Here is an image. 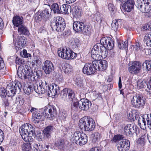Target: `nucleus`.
Instances as JSON below:
<instances>
[{
  "label": "nucleus",
  "mask_w": 151,
  "mask_h": 151,
  "mask_svg": "<svg viewBox=\"0 0 151 151\" xmlns=\"http://www.w3.org/2000/svg\"><path fill=\"white\" fill-rule=\"evenodd\" d=\"M91 30L90 26L88 25H86L84 24V26L82 28L81 33L84 35H88L90 33Z\"/></svg>",
  "instance_id": "nucleus-43"
},
{
  "label": "nucleus",
  "mask_w": 151,
  "mask_h": 151,
  "mask_svg": "<svg viewBox=\"0 0 151 151\" xmlns=\"http://www.w3.org/2000/svg\"><path fill=\"white\" fill-rule=\"evenodd\" d=\"M4 66V64L2 59L0 57V69H2Z\"/></svg>",
  "instance_id": "nucleus-63"
},
{
  "label": "nucleus",
  "mask_w": 151,
  "mask_h": 151,
  "mask_svg": "<svg viewBox=\"0 0 151 151\" xmlns=\"http://www.w3.org/2000/svg\"><path fill=\"white\" fill-rule=\"evenodd\" d=\"M68 96L66 99V101L68 102H71L75 98V93L71 89H68Z\"/></svg>",
  "instance_id": "nucleus-32"
},
{
  "label": "nucleus",
  "mask_w": 151,
  "mask_h": 151,
  "mask_svg": "<svg viewBox=\"0 0 151 151\" xmlns=\"http://www.w3.org/2000/svg\"><path fill=\"white\" fill-rule=\"evenodd\" d=\"M26 42L25 37L24 36H20V38L15 45V47L16 50L18 51L22 48H23L26 43Z\"/></svg>",
  "instance_id": "nucleus-24"
},
{
  "label": "nucleus",
  "mask_w": 151,
  "mask_h": 151,
  "mask_svg": "<svg viewBox=\"0 0 151 151\" xmlns=\"http://www.w3.org/2000/svg\"><path fill=\"white\" fill-rule=\"evenodd\" d=\"M39 84L35 83L33 85V89L36 93L39 94H43L47 92V84L44 80L38 81Z\"/></svg>",
  "instance_id": "nucleus-10"
},
{
  "label": "nucleus",
  "mask_w": 151,
  "mask_h": 151,
  "mask_svg": "<svg viewBox=\"0 0 151 151\" xmlns=\"http://www.w3.org/2000/svg\"><path fill=\"white\" fill-rule=\"evenodd\" d=\"M20 55L23 57L28 58L31 57V54L27 53V50L25 49L23 50L22 52L21 50L20 51Z\"/></svg>",
  "instance_id": "nucleus-52"
},
{
  "label": "nucleus",
  "mask_w": 151,
  "mask_h": 151,
  "mask_svg": "<svg viewBox=\"0 0 151 151\" xmlns=\"http://www.w3.org/2000/svg\"><path fill=\"white\" fill-rule=\"evenodd\" d=\"M100 44L101 45L104 49H107L109 50H111L114 46V42L112 39L109 37H102L100 40Z\"/></svg>",
  "instance_id": "nucleus-13"
},
{
  "label": "nucleus",
  "mask_w": 151,
  "mask_h": 151,
  "mask_svg": "<svg viewBox=\"0 0 151 151\" xmlns=\"http://www.w3.org/2000/svg\"><path fill=\"white\" fill-rule=\"evenodd\" d=\"M58 55L61 58L70 60L74 58L76 54L72 50L68 49L67 48H60L58 51Z\"/></svg>",
  "instance_id": "nucleus-6"
},
{
  "label": "nucleus",
  "mask_w": 151,
  "mask_h": 151,
  "mask_svg": "<svg viewBox=\"0 0 151 151\" xmlns=\"http://www.w3.org/2000/svg\"><path fill=\"white\" fill-rule=\"evenodd\" d=\"M17 75L19 77L22 79L28 78L32 81H35L38 78L35 75V73H33V71L28 66L25 67L19 66L17 70Z\"/></svg>",
  "instance_id": "nucleus-3"
},
{
  "label": "nucleus",
  "mask_w": 151,
  "mask_h": 151,
  "mask_svg": "<svg viewBox=\"0 0 151 151\" xmlns=\"http://www.w3.org/2000/svg\"><path fill=\"white\" fill-rule=\"evenodd\" d=\"M42 69L46 74L49 75L53 71L54 67L51 61L46 60L43 64Z\"/></svg>",
  "instance_id": "nucleus-17"
},
{
  "label": "nucleus",
  "mask_w": 151,
  "mask_h": 151,
  "mask_svg": "<svg viewBox=\"0 0 151 151\" xmlns=\"http://www.w3.org/2000/svg\"><path fill=\"white\" fill-rule=\"evenodd\" d=\"M143 29L144 30H151V25L150 26L149 24H147L143 27Z\"/></svg>",
  "instance_id": "nucleus-64"
},
{
  "label": "nucleus",
  "mask_w": 151,
  "mask_h": 151,
  "mask_svg": "<svg viewBox=\"0 0 151 151\" xmlns=\"http://www.w3.org/2000/svg\"><path fill=\"white\" fill-rule=\"evenodd\" d=\"M4 135L2 131L0 129V144L3 141L4 138Z\"/></svg>",
  "instance_id": "nucleus-58"
},
{
  "label": "nucleus",
  "mask_w": 151,
  "mask_h": 151,
  "mask_svg": "<svg viewBox=\"0 0 151 151\" xmlns=\"http://www.w3.org/2000/svg\"><path fill=\"white\" fill-rule=\"evenodd\" d=\"M74 83L78 89L85 90L83 81L80 77H77L73 79Z\"/></svg>",
  "instance_id": "nucleus-27"
},
{
  "label": "nucleus",
  "mask_w": 151,
  "mask_h": 151,
  "mask_svg": "<svg viewBox=\"0 0 151 151\" xmlns=\"http://www.w3.org/2000/svg\"><path fill=\"white\" fill-rule=\"evenodd\" d=\"M55 145L59 148H63L64 147V141L63 139H60L55 143Z\"/></svg>",
  "instance_id": "nucleus-51"
},
{
  "label": "nucleus",
  "mask_w": 151,
  "mask_h": 151,
  "mask_svg": "<svg viewBox=\"0 0 151 151\" xmlns=\"http://www.w3.org/2000/svg\"><path fill=\"white\" fill-rule=\"evenodd\" d=\"M50 26L53 30L58 32H61L65 28V23L63 18L58 16L54 17L51 20Z\"/></svg>",
  "instance_id": "nucleus-5"
},
{
  "label": "nucleus",
  "mask_w": 151,
  "mask_h": 151,
  "mask_svg": "<svg viewBox=\"0 0 151 151\" xmlns=\"http://www.w3.org/2000/svg\"><path fill=\"white\" fill-rule=\"evenodd\" d=\"M119 27V20L115 19L113 20L111 24V29L115 31H116Z\"/></svg>",
  "instance_id": "nucleus-44"
},
{
  "label": "nucleus",
  "mask_w": 151,
  "mask_h": 151,
  "mask_svg": "<svg viewBox=\"0 0 151 151\" xmlns=\"http://www.w3.org/2000/svg\"><path fill=\"white\" fill-rule=\"evenodd\" d=\"M118 46L120 49L125 50H126L128 48V41L126 40L124 42L120 41L118 43Z\"/></svg>",
  "instance_id": "nucleus-42"
},
{
  "label": "nucleus",
  "mask_w": 151,
  "mask_h": 151,
  "mask_svg": "<svg viewBox=\"0 0 151 151\" xmlns=\"http://www.w3.org/2000/svg\"><path fill=\"white\" fill-rule=\"evenodd\" d=\"M68 89L67 88H64L63 90L61 92V98L63 99L65 101L67 97V94L68 93Z\"/></svg>",
  "instance_id": "nucleus-48"
},
{
  "label": "nucleus",
  "mask_w": 151,
  "mask_h": 151,
  "mask_svg": "<svg viewBox=\"0 0 151 151\" xmlns=\"http://www.w3.org/2000/svg\"><path fill=\"white\" fill-rule=\"evenodd\" d=\"M19 132L20 135L26 134L32 135L34 133V128L31 124L27 123L21 127Z\"/></svg>",
  "instance_id": "nucleus-14"
},
{
  "label": "nucleus",
  "mask_w": 151,
  "mask_h": 151,
  "mask_svg": "<svg viewBox=\"0 0 151 151\" xmlns=\"http://www.w3.org/2000/svg\"><path fill=\"white\" fill-rule=\"evenodd\" d=\"M91 105V102L87 99H82L78 101V107L81 110H88Z\"/></svg>",
  "instance_id": "nucleus-19"
},
{
  "label": "nucleus",
  "mask_w": 151,
  "mask_h": 151,
  "mask_svg": "<svg viewBox=\"0 0 151 151\" xmlns=\"http://www.w3.org/2000/svg\"><path fill=\"white\" fill-rule=\"evenodd\" d=\"M71 11V7L68 4H64L60 7V13L61 12L67 14Z\"/></svg>",
  "instance_id": "nucleus-30"
},
{
  "label": "nucleus",
  "mask_w": 151,
  "mask_h": 151,
  "mask_svg": "<svg viewBox=\"0 0 151 151\" xmlns=\"http://www.w3.org/2000/svg\"><path fill=\"white\" fill-rule=\"evenodd\" d=\"M12 22L15 26L19 27L22 24L23 18L22 17L16 16L13 18Z\"/></svg>",
  "instance_id": "nucleus-28"
},
{
  "label": "nucleus",
  "mask_w": 151,
  "mask_h": 151,
  "mask_svg": "<svg viewBox=\"0 0 151 151\" xmlns=\"http://www.w3.org/2000/svg\"><path fill=\"white\" fill-rule=\"evenodd\" d=\"M45 111V117L48 119L52 120L55 118L57 115V111L55 107L53 105H49Z\"/></svg>",
  "instance_id": "nucleus-11"
},
{
  "label": "nucleus",
  "mask_w": 151,
  "mask_h": 151,
  "mask_svg": "<svg viewBox=\"0 0 151 151\" xmlns=\"http://www.w3.org/2000/svg\"><path fill=\"white\" fill-rule=\"evenodd\" d=\"M144 117L147 121V126L151 128V114H145Z\"/></svg>",
  "instance_id": "nucleus-46"
},
{
  "label": "nucleus",
  "mask_w": 151,
  "mask_h": 151,
  "mask_svg": "<svg viewBox=\"0 0 151 151\" xmlns=\"http://www.w3.org/2000/svg\"><path fill=\"white\" fill-rule=\"evenodd\" d=\"M15 62L16 63L18 64H21L23 63L22 60L18 57L16 58Z\"/></svg>",
  "instance_id": "nucleus-62"
},
{
  "label": "nucleus",
  "mask_w": 151,
  "mask_h": 151,
  "mask_svg": "<svg viewBox=\"0 0 151 151\" xmlns=\"http://www.w3.org/2000/svg\"><path fill=\"white\" fill-rule=\"evenodd\" d=\"M94 65L93 63H86L83 68V73L85 74L88 75L94 74L96 70Z\"/></svg>",
  "instance_id": "nucleus-18"
},
{
  "label": "nucleus",
  "mask_w": 151,
  "mask_h": 151,
  "mask_svg": "<svg viewBox=\"0 0 151 151\" xmlns=\"http://www.w3.org/2000/svg\"><path fill=\"white\" fill-rule=\"evenodd\" d=\"M143 69L148 71L151 70V60H147L142 64Z\"/></svg>",
  "instance_id": "nucleus-40"
},
{
  "label": "nucleus",
  "mask_w": 151,
  "mask_h": 151,
  "mask_svg": "<svg viewBox=\"0 0 151 151\" xmlns=\"http://www.w3.org/2000/svg\"><path fill=\"white\" fill-rule=\"evenodd\" d=\"M22 85L18 81L12 82L8 84L5 89L4 88H0V96L1 97L4 104L6 106L9 105L8 97L14 96L17 92H19L21 90Z\"/></svg>",
  "instance_id": "nucleus-1"
},
{
  "label": "nucleus",
  "mask_w": 151,
  "mask_h": 151,
  "mask_svg": "<svg viewBox=\"0 0 151 151\" xmlns=\"http://www.w3.org/2000/svg\"><path fill=\"white\" fill-rule=\"evenodd\" d=\"M23 151H31V147L30 143H24L21 146Z\"/></svg>",
  "instance_id": "nucleus-45"
},
{
  "label": "nucleus",
  "mask_w": 151,
  "mask_h": 151,
  "mask_svg": "<svg viewBox=\"0 0 151 151\" xmlns=\"http://www.w3.org/2000/svg\"><path fill=\"white\" fill-rule=\"evenodd\" d=\"M72 138L73 141L77 145H83L86 144L87 142V136L83 133L80 132H75L73 135Z\"/></svg>",
  "instance_id": "nucleus-8"
},
{
  "label": "nucleus",
  "mask_w": 151,
  "mask_h": 151,
  "mask_svg": "<svg viewBox=\"0 0 151 151\" xmlns=\"http://www.w3.org/2000/svg\"><path fill=\"white\" fill-rule=\"evenodd\" d=\"M18 32L20 35H28L29 32L27 27L22 24L18 27Z\"/></svg>",
  "instance_id": "nucleus-36"
},
{
  "label": "nucleus",
  "mask_w": 151,
  "mask_h": 151,
  "mask_svg": "<svg viewBox=\"0 0 151 151\" xmlns=\"http://www.w3.org/2000/svg\"><path fill=\"white\" fill-rule=\"evenodd\" d=\"M73 14L75 17L79 18L81 16L82 9L80 7L76 6L73 9Z\"/></svg>",
  "instance_id": "nucleus-38"
},
{
  "label": "nucleus",
  "mask_w": 151,
  "mask_h": 151,
  "mask_svg": "<svg viewBox=\"0 0 151 151\" xmlns=\"http://www.w3.org/2000/svg\"><path fill=\"white\" fill-rule=\"evenodd\" d=\"M146 120H145V118L144 117V115L139 117L138 121V124L140 127L143 130L144 133H146L147 131L145 130L147 125V123H146Z\"/></svg>",
  "instance_id": "nucleus-25"
},
{
  "label": "nucleus",
  "mask_w": 151,
  "mask_h": 151,
  "mask_svg": "<svg viewBox=\"0 0 151 151\" xmlns=\"http://www.w3.org/2000/svg\"><path fill=\"white\" fill-rule=\"evenodd\" d=\"M99 44L100 45L99 47V54H101V59H104L108 55V51L106 49H105L104 51L102 49L104 48H103V46H101L100 44Z\"/></svg>",
  "instance_id": "nucleus-37"
},
{
  "label": "nucleus",
  "mask_w": 151,
  "mask_h": 151,
  "mask_svg": "<svg viewBox=\"0 0 151 151\" xmlns=\"http://www.w3.org/2000/svg\"><path fill=\"white\" fill-rule=\"evenodd\" d=\"M137 85L140 89L145 88L147 86L149 92L151 93V79H144L142 81L139 80L137 82Z\"/></svg>",
  "instance_id": "nucleus-16"
},
{
  "label": "nucleus",
  "mask_w": 151,
  "mask_h": 151,
  "mask_svg": "<svg viewBox=\"0 0 151 151\" xmlns=\"http://www.w3.org/2000/svg\"><path fill=\"white\" fill-rule=\"evenodd\" d=\"M102 19L103 17L101 16V14H100L99 13L96 14V19L98 22H99V23H101L102 22Z\"/></svg>",
  "instance_id": "nucleus-57"
},
{
  "label": "nucleus",
  "mask_w": 151,
  "mask_h": 151,
  "mask_svg": "<svg viewBox=\"0 0 151 151\" xmlns=\"http://www.w3.org/2000/svg\"><path fill=\"white\" fill-rule=\"evenodd\" d=\"M44 144L40 145V144L38 143V148L37 150L36 151H44Z\"/></svg>",
  "instance_id": "nucleus-60"
},
{
  "label": "nucleus",
  "mask_w": 151,
  "mask_h": 151,
  "mask_svg": "<svg viewBox=\"0 0 151 151\" xmlns=\"http://www.w3.org/2000/svg\"><path fill=\"white\" fill-rule=\"evenodd\" d=\"M145 99L143 96L140 94L134 96L131 99V104L132 106L136 108L142 107L145 103Z\"/></svg>",
  "instance_id": "nucleus-9"
},
{
  "label": "nucleus",
  "mask_w": 151,
  "mask_h": 151,
  "mask_svg": "<svg viewBox=\"0 0 151 151\" xmlns=\"http://www.w3.org/2000/svg\"><path fill=\"white\" fill-rule=\"evenodd\" d=\"M141 68V63L135 61L132 63V65L129 67L128 69L130 73L132 74H136L140 72Z\"/></svg>",
  "instance_id": "nucleus-20"
},
{
  "label": "nucleus",
  "mask_w": 151,
  "mask_h": 151,
  "mask_svg": "<svg viewBox=\"0 0 151 151\" xmlns=\"http://www.w3.org/2000/svg\"><path fill=\"white\" fill-rule=\"evenodd\" d=\"M47 92L48 96L52 98L58 95L59 88V86L55 83H52L50 86L47 85Z\"/></svg>",
  "instance_id": "nucleus-12"
},
{
  "label": "nucleus",
  "mask_w": 151,
  "mask_h": 151,
  "mask_svg": "<svg viewBox=\"0 0 151 151\" xmlns=\"http://www.w3.org/2000/svg\"><path fill=\"white\" fill-rule=\"evenodd\" d=\"M23 90L25 94H29L33 91V88L31 85H29L28 86H24Z\"/></svg>",
  "instance_id": "nucleus-49"
},
{
  "label": "nucleus",
  "mask_w": 151,
  "mask_h": 151,
  "mask_svg": "<svg viewBox=\"0 0 151 151\" xmlns=\"http://www.w3.org/2000/svg\"><path fill=\"white\" fill-rule=\"evenodd\" d=\"M124 134L127 136L131 137L135 132L134 126L131 124H127L123 126Z\"/></svg>",
  "instance_id": "nucleus-22"
},
{
  "label": "nucleus",
  "mask_w": 151,
  "mask_h": 151,
  "mask_svg": "<svg viewBox=\"0 0 151 151\" xmlns=\"http://www.w3.org/2000/svg\"><path fill=\"white\" fill-rule=\"evenodd\" d=\"M84 26V23L83 22H75L73 24V29L75 31L81 33Z\"/></svg>",
  "instance_id": "nucleus-26"
},
{
  "label": "nucleus",
  "mask_w": 151,
  "mask_h": 151,
  "mask_svg": "<svg viewBox=\"0 0 151 151\" xmlns=\"http://www.w3.org/2000/svg\"><path fill=\"white\" fill-rule=\"evenodd\" d=\"M100 45L97 43L93 47L91 51V57L95 60L93 63L95 65L96 70L102 71L106 69L107 67V62L104 60H101V54H99V47Z\"/></svg>",
  "instance_id": "nucleus-2"
},
{
  "label": "nucleus",
  "mask_w": 151,
  "mask_h": 151,
  "mask_svg": "<svg viewBox=\"0 0 151 151\" xmlns=\"http://www.w3.org/2000/svg\"><path fill=\"white\" fill-rule=\"evenodd\" d=\"M43 146H44V150H50L54 148V146L50 143L44 144Z\"/></svg>",
  "instance_id": "nucleus-54"
},
{
  "label": "nucleus",
  "mask_w": 151,
  "mask_h": 151,
  "mask_svg": "<svg viewBox=\"0 0 151 151\" xmlns=\"http://www.w3.org/2000/svg\"><path fill=\"white\" fill-rule=\"evenodd\" d=\"M129 141L127 139L122 140L118 142L116 147L118 151H127L129 148Z\"/></svg>",
  "instance_id": "nucleus-15"
},
{
  "label": "nucleus",
  "mask_w": 151,
  "mask_h": 151,
  "mask_svg": "<svg viewBox=\"0 0 151 151\" xmlns=\"http://www.w3.org/2000/svg\"><path fill=\"white\" fill-rule=\"evenodd\" d=\"M128 118L131 120L134 119L135 117V114H133L131 111L129 113L128 115Z\"/></svg>",
  "instance_id": "nucleus-61"
},
{
  "label": "nucleus",
  "mask_w": 151,
  "mask_h": 151,
  "mask_svg": "<svg viewBox=\"0 0 151 151\" xmlns=\"http://www.w3.org/2000/svg\"><path fill=\"white\" fill-rule=\"evenodd\" d=\"M67 116V113L65 111H63L60 112L59 114L60 119L61 120H65Z\"/></svg>",
  "instance_id": "nucleus-53"
},
{
  "label": "nucleus",
  "mask_w": 151,
  "mask_h": 151,
  "mask_svg": "<svg viewBox=\"0 0 151 151\" xmlns=\"http://www.w3.org/2000/svg\"><path fill=\"white\" fill-rule=\"evenodd\" d=\"M30 111L32 113V122L35 123H38L40 121H41L42 114L40 111L36 109L35 108H32Z\"/></svg>",
  "instance_id": "nucleus-21"
},
{
  "label": "nucleus",
  "mask_w": 151,
  "mask_h": 151,
  "mask_svg": "<svg viewBox=\"0 0 151 151\" xmlns=\"http://www.w3.org/2000/svg\"><path fill=\"white\" fill-rule=\"evenodd\" d=\"M70 45L73 46V49L78 47L80 45V41L77 38H71L70 41Z\"/></svg>",
  "instance_id": "nucleus-35"
},
{
  "label": "nucleus",
  "mask_w": 151,
  "mask_h": 151,
  "mask_svg": "<svg viewBox=\"0 0 151 151\" xmlns=\"http://www.w3.org/2000/svg\"><path fill=\"white\" fill-rule=\"evenodd\" d=\"M134 4L133 0H127L122 5L123 9L125 11L130 12L133 9Z\"/></svg>",
  "instance_id": "nucleus-23"
},
{
  "label": "nucleus",
  "mask_w": 151,
  "mask_h": 151,
  "mask_svg": "<svg viewBox=\"0 0 151 151\" xmlns=\"http://www.w3.org/2000/svg\"><path fill=\"white\" fill-rule=\"evenodd\" d=\"M79 126L82 131H92L95 128V123L94 120L88 116H84L79 120Z\"/></svg>",
  "instance_id": "nucleus-4"
},
{
  "label": "nucleus",
  "mask_w": 151,
  "mask_h": 151,
  "mask_svg": "<svg viewBox=\"0 0 151 151\" xmlns=\"http://www.w3.org/2000/svg\"><path fill=\"white\" fill-rule=\"evenodd\" d=\"M54 129L52 126H48L45 128L43 132L48 138H50L51 134Z\"/></svg>",
  "instance_id": "nucleus-31"
},
{
  "label": "nucleus",
  "mask_w": 151,
  "mask_h": 151,
  "mask_svg": "<svg viewBox=\"0 0 151 151\" xmlns=\"http://www.w3.org/2000/svg\"><path fill=\"white\" fill-rule=\"evenodd\" d=\"M51 10L50 9H45L41 13L43 20H46L50 17Z\"/></svg>",
  "instance_id": "nucleus-34"
},
{
  "label": "nucleus",
  "mask_w": 151,
  "mask_h": 151,
  "mask_svg": "<svg viewBox=\"0 0 151 151\" xmlns=\"http://www.w3.org/2000/svg\"><path fill=\"white\" fill-rule=\"evenodd\" d=\"M140 44L139 42H137L136 45L132 46L131 49L132 48L134 52L137 51L140 49Z\"/></svg>",
  "instance_id": "nucleus-55"
},
{
  "label": "nucleus",
  "mask_w": 151,
  "mask_h": 151,
  "mask_svg": "<svg viewBox=\"0 0 151 151\" xmlns=\"http://www.w3.org/2000/svg\"><path fill=\"white\" fill-rule=\"evenodd\" d=\"M92 141L93 142H96L99 140L101 137V136L98 132L94 133L92 134Z\"/></svg>",
  "instance_id": "nucleus-47"
},
{
  "label": "nucleus",
  "mask_w": 151,
  "mask_h": 151,
  "mask_svg": "<svg viewBox=\"0 0 151 151\" xmlns=\"http://www.w3.org/2000/svg\"><path fill=\"white\" fill-rule=\"evenodd\" d=\"M108 8L109 10L111 12H113L115 9L113 5L111 4H109L108 5Z\"/></svg>",
  "instance_id": "nucleus-59"
},
{
  "label": "nucleus",
  "mask_w": 151,
  "mask_h": 151,
  "mask_svg": "<svg viewBox=\"0 0 151 151\" xmlns=\"http://www.w3.org/2000/svg\"><path fill=\"white\" fill-rule=\"evenodd\" d=\"M50 9L51 10V11H52L54 13H60V9L58 4L56 3L53 4L51 6V9Z\"/></svg>",
  "instance_id": "nucleus-41"
},
{
  "label": "nucleus",
  "mask_w": 151,
  "mask_h": 151,
  "mask_svg": "<svg viewBox=\"0 0 151 151\" xmlns=\"http://www.w3.org/2000/svg\"><path fill=\"white\" fill-rule=\"evenodd\" d=\"M61 67L65 74H68L72 70V67L65 63H63L61 65Z\"/></svg>",
  "instance_id": "nucleus-29"
},
{
  "label": "nucleus",
  "mask_w": 151,
  "mask_h": 151,
  "mask_svg": "<svg viewBox=\"0 0 151 151\" xmlns=\"http://www.w3.org/2000/svg\"><path fill=\"white\" fill-rule=\"evenodd\" d=\"M136 6L142 12H148L151 10V0H137Z\"/></svg>",
  "instance_id": "nucleus-7"
},
{
  "label": "nucleus",
  "mask_w": 151,
  "mask_h": 151,
  "mask_svg": "<svg viewBox=\"0 0 151 151\" xmlns=\"http://www.w3.org/2000/svg\"><path fill=\"white\" fill-rule=\"evenodd\" d=\"M144 41L147 46L151 47V32L145 35Z\"/></svg>",
  "instance_id": "nucleus-39"
},
{
  "label": "nucleus",
  "mask_w": 151,
  "mask_h": 151,
  "mask_svg": "<svg viewBox=\"0 0 151 151\" xmlns=\"http://www.w3.org/2000/svg\"><path fill=\"white\" fill-rule=\"evenodd\" d=\"M144 133V135L142 136L141 137L139 138L137 142V144L141 146H143L145 145V142L144 139L146 133Z\"/></svg>",
  "instance_id": "nucleus-50"
},
{
  "label": "nucleus",
  "mask_w": 151,
  "mask_h": 151,
  "mask_svg": "<svg viewBox=\"0 0 151 151\" xmlns=\"http://www.w3.org/2000/svg\"><path fill=\"white\" fill-rule=\"evenodd\" d=\"M22 139L27 143L32 142L33 140V137L34 136V134L32 135L28 134H26L21 135Z\"/></svg>",
  "instance_id": "nucleus-33"
},
{
  "label": "nucleus",
  "mask_w": 151,
  "mask_h": 151,
  "mask_svg": "<svg viewBox=\"0 0 151 151\" xmlns=\"http://www.w3.org/2000/svg\"><path fill=\"white\" fill-rule=\"evenodd\" d=\"M56 80L59 83L62 82L63 80V76L61 74H57L56 75Z\"/></svg>",
  "instance_id": "nucleus-56"
}]
</instances>
